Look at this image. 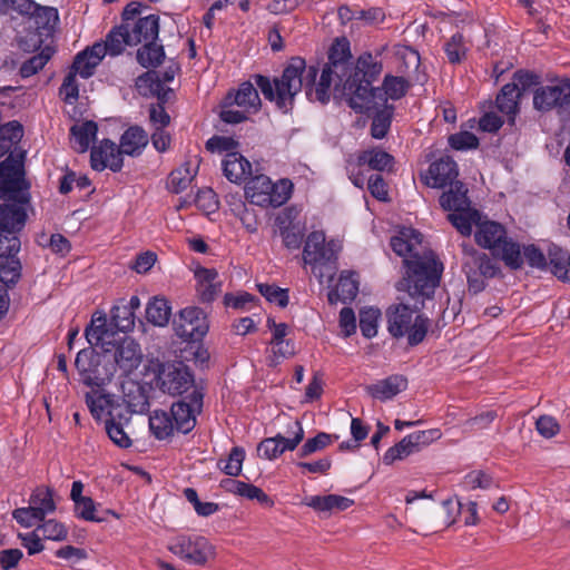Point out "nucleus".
<instances>
[{"mask_svg":"<svg viewBox=\"0 0 570 570\" xmlns=\"http://www.w3.org/2000/svg\"><path fill=\"white\" fill-rule=\"evenodd\" d=\"M317 75V66H307L304 58L295 56L288 59L279 77L271 79L268 76L255 73L254 79L266 100L273 102L281 112L289 114L302 90L305 91L307 100L326 105L331 99L334 77L338 79L337 85H340L346 76L326 66L322 69L320 80L316 82Z\"/></svg>","mask_w":570,"mask_h":570,"instance_id":"obj_1","label":"nucleus"},{"mask_svg":"<svg viewBox=\"0 0 570 570\" xmlns=\"http://www.w3.org/2000/svg\"><path fill=\"white\" fill-rule=\"evenodd\" d=\"M317 75V66H307L304 58L295 56L288 59L279 77L271 79L268 76L255 73L254 79L266 100L273 102L281 112L289 114L302 90L305 91L307 100L326 105L331 99L334 77L338 79L337 85H340L346 76L326 66L322 69L320 80L316 82Z\"/></svg>","mask_w":570,"mask_h":570,"instance_id":"obj_2","label":"nucleus"},{"mask_svg":"<svg viewBox=\"0 0 570 570\" xmlns=\"http://www.w3.org/2000/svg\"><path fill=\"white\" fill-rule=\"evenodd\" d=\"M383 69L381 61L368 51L358 56L354 70L343 83L347 104L355 112L370 116L376 105H389L387 99L403 98L411 82L402 76L386 75L381 87H373Z\"/></svg>","mask_w":570,"mask_h":570,"instance_id":"obj_3","label":"nucleus"},{"mask_svg":"<svg viewBox=\"0 0 570 570\" xmlns=\"http://www.w3.org/2000/svg\"><path fill=\"white\" fill-rule=\"evenodd\" d=\"M404 273L395 287L399 292H406L414 301L430 299L440 284L443 263L432 252L422 255L415 253L403 258Z\"/></svg>","mask_w":570,"mask_h":570,"instance_id":"obj_4","label":"nucleus"},{"mask_svg":"<svg viewBox=\"0 0 570 570\" xmlns=\"http://www.w3.org/2000/svg\"><path fill=\"white\" fill-rule=\"evenodd\" d=\"M423 301H415L413 306L400 303L387 307L385 316L387 331L394 338L406 336L410 346L422 343L430 327V320L422 312Z\"/></svg>","mask_w":570,"mask_h":570,"instance_id":"obj_5","label":"nucleus"},{"mask_svg":"<svg viewBox=\"0 0 570 570\" xmlns=\"http://www.w3.org/2000/svg\"><path fill=\"white\" fill-rule=\"evenodd\" d=\"M475 242L482 248L490 249L492 255L500 258L505 266L517 271L523 265L520 244L508 237L505 227L494 220L476 223Z\"/></svg>","mask_w":570,"mask_h":570,"instance_id":"obj_6","label":"nucleus"},{"mask_svg":"<svg viewBox=\"0 0 570 570\" xmlns=\"http://www.w3.org/2000/svg\"><path fill=\"white\" fill-rule=\"evenodd\" d=\"M462 253V272L466 277L468 289L472 294H479L487 286L485 279L495 277L501 268L488 254L472 245L463 243Z\"/></svg>","mask_w":570,"mask_h":570,"instance_id":"obj_7","label":"nucleus"},{"mask_svg":"<svg viewBox=\"0 0 570 570\" xmlns=\"http://www.w3.org/2000/svg\"><path fill=\"white\" fill-rule=\"evenodd\" d=\"M27 210L0 204V255L18 258L21 247L20 233L26 226Z\"/></svg>","mask_w":570,"mask_h":570,"instance_id":"obj_8","label":"nucleus"},{"mask_svg":"<svg viewBox=\"0 0 570 570\" xmlns=\"http://www.w3.org/2000/svg\"><path fill=\"white\" fill-rule=\"evenodd\" d=\"M157 381L159 389L171 396L184 397L194 389H204L195 382L193 371L183 361L160 363Z\"/></svg>","mask_w":570,"mask_h":570,"instance_id":"obj_9","label":"nucleus"},{"mask_svg":"<svg viewBox=\"0 0 570 570\" xmlns=\"http://www.w3.org/2000/svg\"><path fill=\"white\" fill-rule=\"evenodd\" d=\"M204 396L205 389H194L171 404L169 413L178 432L187 434L195 428L196 414L203 410Z\"/></svg>","mask_w":570,"mask_h":570,"instance_id":"obj_10","label":"nucleus"},{"mask_svg":"<svg viewBox=\"0 0 570 570\" xmlns=\"http://www.w3.org/2000/svg\"><path fill=\"white\" fill-rule=\"evenodd\" d=\"M102 346L111 354L112 363L120 376L131 374L142 361L140 345L131 337L104 342Z\"/></svg>","mask_w":570,"mask_h":570,"instance_id":"obj_11","label":"nucleus"},{"mask_svg":"<svg viewBox=\"0 0 570 570\" xmlns=\"http://www.w3.org/2000/svg\"><path fill=\"white\" fill-rule=\"evenodd\" d=\"M176 334L186 342H202L209 330L207 314L198 306H188L179 311L174 320Z\"/></svg>","mask_w":570,"mask_h":570,"instance_id":"obj_12","label":"nucleus"},{"mask_svg":"<svg viewBox=\"0 0 570 570\" xmlns=\"http://www.w3.org/2000/svg\"><path fill=\"white\" fill-rule=\"evenodd\" d=\"M570 106V79H563L552 86H541L533 92L535 110L547 112L552 109L564 110Z\"/></svg>","mask_w":570,"mask_h":570,"instance_id":"obj_13","label":"nucleus"},{"mask_svg":"<svg viewBox=\"0 0 570 570\" xmlns=\"http://www.w3.org/2000/svg\"><path fill=\"white\" fill-rule=\"evenodd\" d=\"M170 551L188 563L204 566L209 558H213L214 550L204 537L180 538L170 547Z\"/></svg>","mask_w":570,"mask_h":570,"instance_id":"obj_14","label":"nucleus"},{"mask_svg":"<svg viewBox=\"0 0 570 570\" xmlns=\"http://www.w3.org/2000/svg\"><path fill=\"white\" fill-rule=\"evenodd\" d=\"M22 265L19 258L0 255V320L9 311V289L13 288L21 278Z\"/></svg>","mask_w":570,"mask_h":570,"instance_id":"obj_15","label":"nucleus"},{"mask_svg":"<svg viewBox=\"0 0 570 570\" xmlns=\"http://www.w3.org/2000/svg\"><path fill=\"white\" fill-rule=\"evenodd\" d=\"M303 259L309 265H327L336 261L333 244L325 243V234L321 230L312 232L303 248Z\"/></svg>","mask_w":570,"mask_h":570,"instance_id":"obj_16","label":"nucleus"},{"mask_svg":"<svg viewBox=\"0 0 570 570\" xmlns=\"http://www.w3.org/2000/svg\"><path fill=\"white\" fill-rule=\"evenodd\" d=\"M90 166L96 171L109 168L114 173L121 170L124 159L118 146L110 139H102L98 146H94L90 153Z\"/></svg>","mask_w":570,"mask_h":570,"instance_id":"obj_17","label":"nucleus"},{"mask_svg":"<svg viewBox=\"0 0 570 570\" xmlns=\"http://www.w3.org/2000/svg\"><path fill=\"white\" fill-rule=\"evenodd\" d=\"M459 175L458 164L450 156L441 157L429 167L425 185L432 188H444L454 184Z\"/></svg>","mask_w":570,"mask_h":570,"instance_id":"obj_18","label":"nucleus"},{"mask_svg":"<svg viewBox=\"0 0 570 570\" xmlns=\"http://www.w3.org/2000/svg\"><path fill=\"white\" fill-rule=\"evenodd\" d=\"M30 184L24 179L0 180V204L28 209L30 205Z\"/></svg>","mask_w":570,"mask_h":570,"instance_id":"obj_19","label":"nucleus"},{"mask_svg":"<svg viewBox=\"0 0 570 570\" xmlns=\"http://www.w3.org/2000/svg\"><path fill=\"white\" fill-rule=\"evenodd\" d=\"M104 58L100 42H95L92 46L86 47L75 56L69 69L79 75L82 79H88L94 76L96 68Z\"/></svg>","mask_w":570,"mask_h":570,"instance_id":"obj_20","label":"nucleus"},{"mask_svg":"<svg viewBox=\"0 0 570 570\" xmlns=\"http://www.w3.org/2000/svg\"><path fill=\"white\" fill-rule=\"evenodd\" d=\"M129 29L130 23H120L109 30L106 35L105 41H99L104 57L106 55L117 57L124 52L126 46L132 47L129 37Z\"/></svg>","mask_w":570,"mask_h":570,"instance_id":"obj_21","label":"nucleus"},{"mask_svg":"<svg viewBox=\"0 0 570 570\" xmlns=\"http://www.w3.org/2000/svg\"><path fill=\"white\" fill-rule=\"evenodd\" d=\"M159 35V17L149 14L130 23L129 37L132 46L157 40Z\"/></svg>","mask_w":570,"mask_h":570,"instance_id":"obj_22","label":"nucleus"},{"mask_svg":"<svg viewBox=\"0 0 570 570\" xmlns=\"http://www.w3.org/2000/svg\"><path fill=\"white\" fill-rule=\"evenodd\" d=\"M59 23V13L57 8L38 7L29 16V29H33L45 37H52L57 26Z\"/></svg>","mask_w":570,"mask_h":570,"instance_id":"obj_23","label":"nucleus"},{"mask_svg":"<svg viewBox=\"0 0 570 570\" xmlns=\"http://www.w3.org/2000/svg\"><path fill=\"white\" fill-rule=\"evenodd\" d=\"M223 174L230 181L240 184L252 176V164L239 153H228L222 163Z\"/></svg>","mask_w":570,"mask_h":570,"instance_id":"obj_24","label":"nucleus"},{"mask_svg":"<svg viewBox=\"0 0 570 570\" xmlns=\"http://www.w3.org/2000/svg\"><path fill=\"white\" fill-rule=\"evenodd\" d=\"M407 386V380L403 375L394 374L375 384L367 385L366 392L373 399L386 401L393 399L395 395L404 391Z\"/></svg>","mask_w":570,"mask_h":570,"instance_id":"obj_25","label":"nucleus"},{"mask_svg":"<svg viewBox=\"0 0 570 570\" xmlns=\"http://www.w3.org/2000/svg\"><path fill=\"white\" fill-rule=\"evenodd\" d=\"M351 58L350 41L345 37H340L331 45L327 53L328 61L325 66L336 69L343 75H346L348 70H351L352 73L354 68H351Z\"/></svg>","mask_w":570,"mask_h":570,"instance_id":"obj_26","label":"nucleus"},{"mask_svg":"<svg viewBox=\"0 0 570 570\" xmlns=\"http://www.w3.org/2000/svg\"><path fill=\"white\" fill-rule=\"evenodd\" d=\"M148 145V135L140 126H130L120 137L118 150L120 156L128 155L131 157L139 156L144 148Z\"/></svg>","mask_w":570,"mask_h":570,"instance_id":"obj_27","label":"nucleus"},{"mask_svg":"<svg viewBox=\"0 0 570 570\" xmlns=\"http://www.w3.org/2000/svg\"><path fill=\"white\" fill-rule=\"evenodd\" d=\"M450 188L439 198L440 206L446 212H464L470 207L468 188L462 181L449 185Z\"/></svg>","mask_w":570,"mask_h":570,"instance_id":"obj_28","label":"nucleus"},{"mask_svg":"<svg viewBox=\"0 0 570 570\" xmlns=\"http://www.w3.org/2000/svg\"><path fill=\"white\" fill-rule=\"evenodd\" d=\"M355 274L343 272L338 278L337 285L327 294V299L331 305L342 302L344 304L351 303L357 296L358 282L353 277Z\"/></svg>","mask_w":570,"mask_h":570,"instance_id":"obj_29","label":"nucleus"},{"mask_svg":"<svg viewBox=\"0 0 570 570\" xmlns=\"http://www.w3.org/2000/svg\"><path fill=\"white\" fill-rule=\"evenodd\" d=\"M273 188V181L266 175L259 174L250 177L245 185L246 199L259 207H266L268 191Z\"/></svg>","mask_w":570,"mask_h":570,"instance_id":"obj_30","label":"nucleus"},{"mask_svg":"<svg viewBox=\"0 0 570 570\" xmlns=\"http://www.w3.org/2000/svg\"><path fill=\"white\" fill-rule=\"evenodd\" d=\"M519 100L518 86L513 83H505L497 95L495 106L500 112L508 116L510 125L514 124L515 115L519 112Z\"/></svg>","mask_w":570,"mask_h":570,"instance_id":"obj_31","label":"nucleus"},{"mask_svg":"<svg viewBox=\"0 0 570 570\" xmlns=\"http://www.w3.org/2000/svg\"><path fill=\"white\" fill-rule=\"evenodd\" d=\"M97 132L98 125L94 120H86L80 125L71 126L72 148L79 154L86 153L90 144L96 140Z\"/></svg>","mask_w":570,"mask_h":570,"instance_id":"obj_32","label":"nucleus"},{"mask_svg":"<svg viewBox=\"0 0 570 570\" xmlns=\"http://www.w3.org/2000/svg\"><path fill=\"white\" fill-rule=\"evenodd\" d=\"M100 351L96 350V373L92 375L95 379L94 386L101 387L111 382L114 376L117 374L115 365L111 360V354L107 352V348L99 344Z\"/></svg>","mask_w":570,"mask_h":570,"instance_id":"obj_33","label":"nucleus"},{"mask_svg":"<svg viewBox=\"0 0 570 570\" xmlns=\"http://www.w3.org/2000/svg\"><path fill=\"white\" fill-rule=\"evenodd\" d=\"M372 110H374L372 115V124H371V136L374 139H383L392 124L393 115H394V106L393 105H376Z\"/></svg>","mask_w":570,"mask_h":570,"instance_id":"obj_34","label":"nucleus"},{"mask_svg":"<svg viewBox=\"0 0 570 570\" xmlns=\"http://www.w3.org/2000/svg\"><path fill=\"white\" fill-rule=\"evenodd\" d=\"M96 348L87 347L78 352L75 366L79 373L80 381L89 386L94 387L95 379L92 375L96 373Z\"/></svg>","mask_w":570,"mask_h":570,"instance_id":"obj_35","label":"nucleus"},{"mask_svg":"<svg viewBox=\"0 0 570 570\" xmlns=\"http://www.w3.org/2000/svg\"><path fill=\"white\" fill-rule=\"evenodd\" d=\"M171 316L170 302L164 296H154L146 306V318L155 326H165Z\"/></svg>","mask_w":570,"mask_h":570,"instance_id":"obj_36","label":"nucleus"},{"mask_svg":"<svg viewBox=\"0 0 570 570\" xmlns=\"http://www.w3.org/2000/svg\"><path fill=\"white\" fill-rule=\"evenodd\" d=\"M124 401L127 403L129 413L142 414L149 410L148 390L138 382L130 383L124 393Z\"/></svg>","mask_w":570,"mask_h":570,"instance_id":"obj_37","label":"nucleus"},{"mask_svg":"<svg viewBox=\"0 0 570 570\" xmlns=\"http://www.w3.org/2000/svg\"><path fill=\"white\" fill-rule=\"evenodd\" d=\"M166 58L163 45L157 43V40H151L142 43L136 52L137 62L144 68H157Z\"/></svg>","mask_w":570,"mask_h":570,"instance_id":"obj_38","label":"nucleus"},{"mask_svg":"<svg viewBox=\"0 0 570 570\" xmlns=\"http://www.w3.org/2000/svg\"><path fill=\"white\" fill-rule=\"evenodd\" d=\"M287 436L277 433L274 439L277 441V458L286 451H294L304 439V429L298 420L287 425Z\"/></svg>","mask_w":570,"mask_h":570,"instance_id":"obj_39","label":"nucleus"},{"mask_svg":"<svg viewBox=\"0 0 570 570\" xmlns=\"http://www.w3.org/2000/svg\"><path fill=\"white\" fill-rule=\"evenodd\" d=\"M570 253L562 247L551 244L548 247V266L551 273L560 281L564 282L568 275V265Z\"/></svg>","mask_w":570,"mask_h":570,"instance_id":"obj_40","label":"nucleus"},{"mask_svg":"<svg viewBox=\"0 0 570 570\" xmlns=\"http://www.w3.org/2000/svg\"><path fill=\"white\" fill-rule=\"evenodd\" d=\"M254 76H250L248 81H244L239 85L238 90L234 95V104L240 107H249L258 110L262 106V101L258 95L259 87L256 85Z\"/></svg>","mask_w":570,"mask_h":570,"instance_id":"obj_41","label":"nucleus"},{"mask_svg":"<svg viewBox=\"0 0 570 570\" xmlns=\"http://www.w3.org/2000/svg\"><path fill=\"white\" fill-rule=\"evenodd\" d=\"M393 164L394 157L382 149L364 150L357 156V165L360 167L367 165L371 169L377 171L391 168Z\"/></svg>","mask_w":570,"mask_h":570,"instance_id":"obj_42","label":"nucleus"},{"mask_svg":"<svg viewBox=\"0 0 570 570\" xmlns=\"http://www.w3.org/2000/svg\"><path fill=\"white\" fill-rule=\"evenodd\" d=\"M354 501L338 494L314 495L306 503L316 511H344L352 507Z\"/></svg>","mask_w":570,"mask_h":570,"instance_id":"obj_43","label":"nucleus"},{"mask_svg":"<svg viewBox=\"0 0 570 570\" xmlns=\"http://www.w3.org/2000/svg\"><path fill=\"white\" fill-rule=\"evenodd\" d=\"M149 429L158 440H165L173 435L175 426L169 412L155 410L149 416Z\"/></svg>","mask_w":570,"mask_h":570,"instance_id":"obj_44","label":"nucleus"},{"mask_svg":"<svg viewBox=\"0 0 570 570\" xmlns=\"http://www.w3.org/2000/svg\"><path fill=\"white\" fill-rule=\"evenodd\" d=\"M412 237L415 238L417 243H420L421 234L412 228L403 229L399 233V235L393 236L390 242L393 252L404 258L415 254L413 252L414 245L411 242Z\"/></svg>","mask_w":570,"mask_h":570,"instance_id":"obj_45","label":"nucleus"},{"mask_svg":"<svg viewBox=\"0 0 570 570\" xmlns=\"http://www.w3.org/2000/svg\"><path fill=\"white\" fill-rule=\"evenodd\" d=\"M448 219L462 236H470L472 234V225H476L481 217L476 209L469 207L464 212L450 213Z\"/></svg>","mask_w":570,"mask_h":570,"instance_id":"obj_46","label":"nucleus"},{"mask_svg":"<svg viewBox=\"0 0 570 570\" xmlns=\"http://www.w3.org/2000/svg\"><path fill=\"white\" fill-rule=\"evenodd\" d=\"M86 404L96 421H100L106 410H116L118 405L115 404L112 395L97 394L96 392L86 393Z\"/></svg>","mask_w":570,"mask_h":570,"instance_id":"obj_47","label":"nucleus"},{"mask_svg":"<svg viewBox=\"0 0 570 570\" xmlns=\"http://www.w3.org/2000/svg\"><path fill=\"white\" fill-rule=\"evenodd\" d=\"M29 504L32 509L41 510L42 514L39 515L40 519L45 520L47 513H51L56 510L53 491L50 488L45 487L36 488L30 495Z\"/></svg>","mask_w":570,"mask_h":570,"instance_id":"obj_48","label":"nucleus"},{"mask_svg":"<svg viewBox=\"0 0 570 570\" xmlns=\"http://www.w3.org/2000/svg\"><path fill=\"white\" fill-rule=\"evenodd\" d=\"M245 450L242 446H234L226 460L219 459L218 469L228 476H238L242 473Z\"/></svg>","mask_w":570,"mask_h":570,"instance_id":"obj_49","label":"nucleus"},{"mask_svg":"<svg viewBox=\"0 0 570 570\" xmlns=\"http://www.w3.org/2000/svg\"><path fill=\"white\" fill-rule=\"evenodd\" d=\"M293 183L283 178L276 183H273V188L268 193L266 207H281L284 205L292 196L293 193Z\"/></svg>","mask_w":570,"mask_h":570,"instance_id":"obj_50","label":"nucleus"},{"mask_svg":"<svg viewBox=\"0 0 570 570\" xmlns=\"http://www.w3.org/2000/svg\"><path fill=\"white\" fill-rule=\"evenodd\" d=\"M105 429L114 444L120 449H128L131 446V439L125 432L122 423L116 421V416L112 411H109V417L105 422Z\"/></svg>","mask_w":570,"mask_h":570,"instance_id":"obj_51","label":"nucleus"},{"mask_svg":"<svg viewBox=\"0 0 570 570\" xmlns=\"http://www.w3.org/2000/svg\"><path fill=\"white\" fill-rule=\"evenodd\" d=\"M52 53L53 50L50 47H45L38 55L32 56L21 65L19 75L22 78H29L36 75L47 65Z\"/></svg>","mask_w":570,"mask_h":570,"instance_id":"obj_52","label":"nucleus"},{"mask_svg":"<svg viewBox=\"0 0 570 570\" xmlns=\"http://www.w3.org/2000/svg\"><path fill=\"white\" fill-rule=\"evenodd\" d=\"M411 435L404 436L399 443L391 446L383 456V462L386 465L394 463L396 460H403L411 454L416 453Z\"/></svg>","mask_w":570,"mask_h":570,"instance_id":"obj_53","label":"nucleus"},{"mask_svg":"<svg viewBox=\"0 0 570 570\" xmlns=\"http://www.w3.org/2000/svg\"><path fill=\"white\" fill-rule=\"evenodd\" d=\"M379 308L365 307L360 311V330L364 337L372 338L377 334Z\"/></svg>","mask_w":570,"mask_h":570,"instance_id":"obj_54","label":"nucleus"},{"mask_svg":"<svg viewBox=\"0 0 570 570\" xmlns=\"http://www.w3.org/2000/svg\"><path fill=\"white\" fill-rule=\"evenodd\" d=\"M256 287L259 294L269 303H275L282 308L288 305L289 296L287 288H281L275 284L267 283H258Z\"/></svg>","mask_w":570,"mask_h":570,"instance_id":"obj_55","label":"nucleus"},{"mask_svg":"<svg viewBox=\"0 0 570 570\" xmlns=\"http://www.w3.org/2000/svg\"><path fill=\"white\" fill-rule=\"evenodd\" d=\"M23 136V127L17 120L8 121L0 126V148L9 150L12 144H17Z\"/></svg>","mask_w":570,"mask_h":570,"instance_id":"obj_56","label":"nucleus"},{"mask_svg":"<svg viewBox=\"0 0 570 570\" xmlns=\"http://www.w3.org/2000/svg\"><path fill=\"white\" fill-rule=\"evenodd\" d=\"M194 174L190 173L189 164H185L184 168L175 169L170 173L168 178V189L174 194L184 191L193 180Z\"/></svg>","mask_w":570,"mask_h":570,"instance_id":"obj_57","label":"nucleus"},{"mask_svg":"<svg viewBox=\"0 0 570 570\" xmlns=\"http://www.w3.org/2000/svg\"><path fill=\"white\" fill-rule=\"evenodd\" d=\"M108 336L107 318L105 315L99 316L97 320H92L91 325L86 328V338L90 345L99 346V344L108 342Z\"/></svg>","mask_w":570,"mask_h":570,"instance_id":"obj_58","label":"nucleus"},{"mask_svg":"<svg viewBox=\"0 0 570 570\" xmlns=\"http://www.w3.org/2000/svg\"><path fill=\"white\" fill-rule=\"evenodd\" d=\"M24 178L23 163L9 154L6 159L0 161V180Z\"/></svg>","mask_w":570,"mask_h":570,"instance_id":"obj_59","label":"nucleus"},{"mask_svg":"<svg viewBox=\"0 0 570 570\" xmlns=\"http://www.w3.org/2000/svg\"><path fill=\"white\" fill-rule=\"evenodd\" d=\"M444 51L451 63H460L466 55L463 35L460 32L454 33L444 45Z\"/></svg>","mask_w":570,"mask_h":570,"instance_id":"obj_60","label":"nucleus"},{"mask_svg":"<svg viewBox=\"0 0 570 570\" xmlns=\"http://www.w3.org/2000/svg\"><path fill=\"white\" fill-rule=\"evenodd\" d=\"M111 324L121 332H127L134 327L135 314L126 305L114 306L111 308Z\"/></svg>","mask_w":570,"mask_h":570,"instance_id":"obj_61","label":"nucleus"},{"mask_svg":"<svg viewBox=\"0 0 570 570\" xmlns=\"http://www.w3.org/2000/svg\"><path fill=\"white\" fill-rule=\"evenodd\" d=\"M77 73L69 69L59 88V95L66 104H73L79 98V85L77 82Z\"/></svg>","mask_w":570,"mask_h":570,"instance_id":"obj_62","label":"nucleus"},{"mask_svg":"<svg viewBox=\"0 0 570 570\" xmlns=\"http://www.w3.org/2000/svg\"><path fill=\"white\" fill-rule=\"evenodd\" d=\"M75 515L78 519H82L85 521H91V522H105L106 518L100 515L99 512H97L96 503L95 501L88 497L81 502H79L78 505H75Z\"/></svg>","mask_w":570,"mask_h":570,"instance_id":"obj_63","label":"nucleus"},{"mask_svg":"<svg viewBox=\"0 0 570 570\" xmlns=\"http://www.w3.org/2000/svg\"><path fill=\"white\" fill-rule=\"evenodd\" d=\"M331 443V435L325 432L317 433L314 438L308 439L298 450L299 458H307L308 455L321 451L328 446Z\"/></svg>","mask_w":570,"mask_h":570,"instance_id":"obj_64","label":"nucleus"}]
</instances>
